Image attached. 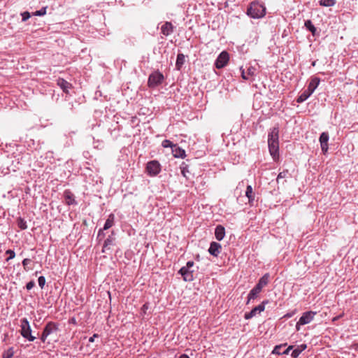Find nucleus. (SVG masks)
Instances as JSON below:
<instances>
[{"instance_id": "f257e3e1", "label": "nucleus", "mask_w": 358, "mask_h": 358, "mask_svg": "<svg viewBox=\"0 0 358 358\" xmlns=\"http://www.w3.org/2000/svg\"><path fill=\"white\" fill-rule=\"evenodd\" d=\"M268 146L270 155L275 160L279 157V129L274 127L268 134Z\"/></svg>"}, {"instance_id": "f03ea898", "label": "nucleus", "mask_w": 358, "mask_h": 358, "mask_svg": "<svg viewBox=\"0 0 358 358\" xmlns=\"http://www.w3.org/2000/svg\"><path fill=\"white\" fill-rule=\"evenodd\" d=\"M246 13L252 18L259 19L265 15L266 7L257 1H252L248 8Z\"/></svg>"}, {"instance_id": "7ed1b4c3", "label": "nucleus", "mask_w": 358, "mask_h": 358, "mask_svg": "<svg viewBox=\"0 0 358 358\" xmlns=\"http://www.w3.org/2000/svg\"><path fill=\"white\" fill-rule=\"evenodd\" d=\"M320 83V79L319 78L313 77L308 85L307 89L305 90L296 99V102L301 103L308 99L318 87Z\"/></svg>"}, {"instance_id": "20e7f679", "label": "nucleus", "mask_w": 358, "mask_h": 358, "mask_svg": "<svg viewBox=\"0 0 358 358\" xmlns=\"http://www.w3.org/2000/svg\"><path fill=\"white\" fill-rule=\"evenodd\" d=\"M20 334L23 338L29 341H34L36 338V336L31 334V329L27 318L24 317L20 320Z\"/></svg>"}, {"instance_id": "39448f33", "label": "nucleus", "mask_w": 358, "mask_h": 358, "mask_svg": "<svg viewBox=\"0 0 358 358\" xmlns=\"http://www.w3.org/2000/svg\"><path fill=\"white\" fill-rule=\"evenodd\" d=\"M164 80V75L159 70L155 71L148 77V85L150 88H155L161 85Z\"/></svg>"}, {"instance_id": "423d86ee", "label": "nucleus", "mask_w": 358, "mask_h": 358, "mask_svg": "<svg viewBox=\"0 0 358 358\" xmlns=\"http://www.w3.org/2000/svg\"><path fill=\"white\" fill-rule=\"evenodd\" d=\"M59 330L58 324L54 322H48L43 328L41 336V340L45 343L48 336L52 334L56 333Z\"/></svg>"}, {"instance_id": "0eeeda50", "label": "nucleus", "mask_w": 358, "mask_h": 358, "mask_svg": "<svg viewBox=\"0 0 358 358\" xmlns=\"http://www.w3.org/2000/svg\"><path fill=\"white\" fill-rule=\"evenodd\" d=\"M316 314V312L312 310L303 313L296 324V330L299 331L300 329V326L310 323Z\"/></svg>"}, {"instance_id": "6e6552de", "label": "nucleus", "mask_w": 358, "mask_h": 358, "mask_svg": "<svg viewBox=\"0 0 358 358\" xmlns=\"http://www.w3.org/2000/svg\"><path fill=\"white\" fill-rule=\"evenodd\" d=\"M161 164L158 161L152 160L148 162L146 166V172L148 176L155 177L161 172Z\"/></svg>"}, {"instance_id": "1a4fd4ad", "label": "nucleus", "mask_w": 358, "mask_h": 358, "mask_svg": "<svg viewBox=\"0 0 358 358\" xmlns=\"http://www.w3.org/2000/svg\"><path fill=\"white\" fill-rule=\"evenodd\" d=\"M229 54L224 50L221 52L217 56V59L215 61V66L218 69L224 68L229 62Z\"/></svg>"}, {"instance_id": "9d476101", "label": "nucleus", "mask_w": 358, "mask_h": 358, "mask_svg": "<svg viewBox=\"0 0 358 358\" xmlns=\"http://www.w3.org/2000/svg\"><path fill=\"white\" fill-rule=\"evenodd\" d=\"M268 303V300H264L259 305L253 308L250 312L245 313L244 318L245 320H250L255 317L257 313H260L265 310V306Z\"/></svg>"}, {"instance_id": "9b49d317", "label": "nucleus", "mask_w": 358, "mask_h": 358, "mask_svg": "<svg viewBox=\"0 0 358 358\" xmlns=\"http://www.w3.org/2000/svg\"><path fill=\"white\" fill-rule=\"evenodd\" d=\"M115 245V237L114 231H111V234L104 240L101 252L106 253L110 250V247Z\"/></svg>"}, {"instance_id": "f8f14e48", "label": "nucleus", "mask_w": 358, "mask_h": 358, "mask_svg": "<svg viewBox=\"0 0 358 358\" xmlns=\"http://www.w3.org/2000/svg\"><path fill=\"white\" fill-rule=\"evenodd\" d=\"M194 271L190 270L185 266H182L179 271L178 273L181 275L182 279L185 282H191L194 280Z\"/></svg>"}, {"instance_id": "ddd939ff", "label": "nucleus", "mask_w": 358, "mask_h": 358, "mask_svg": "<svg viewBox=\"0 0 358 358\" xmlns=\"http://www.w3.org/2000/svg\"><path fill=\"white\" fill-rule=\"evenodd\" d=\"M329 139V136L328 132H322L320 136V143L322 152L323 154H326L328 151V141Z\"/></svg>"}, {"instance_id": "4468645a", "label": "nucleus", "mask_w": 358, "mask_h": 358, "mask_svg": "<svg viewBox=\"0 0 358 358\" xmlns=\"http://www.w3.org/2000/svg\"><path fill=\"white\" fill-rule=\"evenodd\" d=\"M63 196H64V202H65V203L66 205H68V206H71V205L76 206V205L78 204V202L75 199L74 194L71 192V191L70 189L64 190V192L63 193Z\"/></svg>"}, {"instance_id": "2eb2a0df", "label": "nucleus", "mask_w": 358, "mask_h": 358, "mask_svg": "<svg viewBox=\"0 0 358 358\" xmlns=\"http://www.w3.org/2000/svg\"><path fill=\"white\" fill-rule=\"evenodd\" d=\"M221 250H222L221 244L217 242L213 241L210 243V247H209L208 251L212 256L217 257H218L219 254L221 252Z\"/></svg>"}, {"instance_id": "dca6fc26", "label": "nucleus", "mask_w": 358, "mask_h": 358, "mask_svg": "<svg viewBox=\"0 0 358 358\" xmlns=\"http://www.w3.org/2000/svg\"><path fill=\"white\" fill-rule=\"evenodd\" d=\"M57 84L66 94L69 93V89L72 87V85L70 83L61 78L57 79Z\"/></svg>"}, {"instance_id": "f3484780", "label": "nucleus", "mask_w": 358, "mask_h": 358, "mask_svg": "<svg viewBox=\"0 0 358 358\" xmlns=\"http://www.w3.org/2000/svg\"><path fill=\"white\" fill-rule=\"evenodd\" d=\"M173 28L171 22H166L161 27V32L164 36H169L173 32Z\"/></svg>"}, {"instance_id": "a211bd4d", "label": "nucleus", "mask_w": 358, "mask_h": 358, "mask_svg": "<svg viewBox=\"0 0 358 358\" xmlns=\"http://www.w3.org/2000/svg\"><path fill=\"white\" fill-rule=\"evenodd\" d=\"M172 153L174 157L176 158H185L186 156L185 151L180 147H179L177 144H175L173 146Z\"/></svg>"}, {"instance_id": "6ab92c4d", "label": "nucleus", "mask_w": 358, "mask_h": 358, "mask_svg": "<svg viewBox=\"0 0 358 358\" xmlns=\"http://www.w3.org/2000/svg\"><path fill=\"white\" fill-rule=\"evenodd\" d=\"M215 236L219 241H222L225 236V229L222 225H217L215 229Z\"/></svg>"}, {"instance_id": "aec40b11", "label": "nucleus", "mask_w": 358, "mask_h": 358, "mask_svg": "<svg viewBox=\"0 0 358 358\" xmlns=\"http://www.w3.org/2000/svg\"><path fill=\"white\" fill-rule=\"evenodd\" d=\"M270 275L268 273H265L262 277L259 278L257 283L256 284V287L262 290V288L268 285L269 282Z\"/></svg>"}, {"instance_id": "412c9836", "label": "nucleus", "mask_w": 358, "mask_h": 358, "mask_svg": "<svg viewBox=\"0 0 358 358\" xmlns=\"http://www.w3.org/2000/svg\"><path fill=\"white\" fill-rule=\"evenodd\" d=\"M262 292V289L255 286L249 292L248 295V300L246 303L248 304L251 300H254L258 297L259 294Z\"/></svg>"}, {"instance_id": "4be33fe9", "label": "nucleus", "mask_w": 358, "mask_h": 358, "mask_svg": "<svg viewBox=\"0 0 358 358\" xmlns=\"http://www.w3.org/2000/svg\"><path fill=\"white\" fill-rule=\"evenodd\" d=\"M115 224V215L113 213H110L107 220L105 222V224L102 229L104 230H108L110 227H112Z\"/></svg>"}, {"instance_id": "5701e85b", "label": "nucleus", "mask_w": 358, "mask_h": 358, "mask_svg": "<svg viewBox=\"0 0 358 358\" xmlns=\"http://www.w3.org/2000/svg\"><path fill=\"white\" fill-rule=\"evenodd\" d=\"M185 62V57L182 53H178L176 62V68L180 71Z\"/></svg>"}, {"instance_id": "b1692460", "label": "nucleus", "mask_w": 358, "mask_h": 358, "mask_svg": "<svg viewBox=\"0 0 358 358\" xmlns=\"http://www.w3.org/2000/svg\"><path fill=\"white\" fill-rule=\"evenodd\" d=\"M306 344H301L299 345L296 348L292 350L291 356L294 358H297L299 356V355L306 349Z\"/></svg>"}, {"instance_id": "393cba45", "label": "nucleus", "mask_w": 358, "mask_h": 358, "mask_svg": "<svg viewBox=\"0 0 358 358\" xmlns=\"http://www.w3.org/2000/svg\"><path fill=\"white\" fill-rule=\"evenodd\" d=\"M306 28L312 33L313 36H315L317 34V29L313 25L312 21L310 20H307L305 21L304 24Z\"/></svg>"}, {"instance_id": "a878e982", "label": "nucleus", "mask_w": 358, "mask_h": 358, "mask_svg": "<svg viewBox=\"0 0 358 358\" xmlns=\"http://www.w3.org/2000/svg\"><path fill=\"white\" fill-rule=\"evenodd\" d=\"M252 187L251 185H248L245 191V196L248 198L249 203L254 200Z\"/></svg>"}, {"instance_id": "bb28decb", "label": "nucleus", "mask_w": 358, "mask_h": 358, "mask_svg": "<svg viewBox=\"0 0 358 358\" xmlns=\"http://www.w3.org/2000/svg\"><path fill=\"white\" fill-rule=\"evenodd\" d=\"M336 3V0H320V5L324 7L334 6Z\"/></svg>"}, {"instance_id": "cd10ccee", "label": "nucleus", "mask_w": 358, "mask_h": 358, "mask_svg": "<svg viewBox=\"0 0 358 358\" xmlns=\"http://www.w3.org/2000/svg\"><path fill=\"white\" fill-rule=\"evenodd\" d=\"M17 227L21 230H24V229H27V222L24 220V219L22 218L21 217L17 218Z\"/></svg>"}, {"instance_id": "c85d7f7f", "label": "nucleus", "mask_w": 358, "mask_h": 358, "mask_svg": "<svg viewBox=\"0 0 358 358\" xmlns=\"http://www.w3.org/2000/svg\"><path fill=\"white\" fill-rule=\"evenodd\" d=\"M14 348L13 347H10L7 350L3 352L2 357L12 358L14 355Z\"/></svg>"}, {"instance_id": "c756f323", "label": "nucleus", "mask_w": 358, "mask_h": 358, "mask_svg": "<svg viewBox=\"0 0 358 358\" xmlns=\"http://www.w3.org/2000/svg\"><path fill=\"white\" fill-rule=\"evenodd\" d=\"M286 345H287V343H283V344L275 345L274 347L273 350H272L271 354H273V355H281L280 349L282 347L286 346Z\"/></svg>"}, {"instance_id": "7c9ffc66", "label": "nucleus", "mask_w": 358, "mask_h": 358, "mask_svg": "<svg viewBox=\"0 0 358 358\" xmlns=\"http://www.w3.org/2000/svg\"><path fill=\"white\" fill-rule=\"evenodd\" d=\"M180 170L182 175L184 177L187 178L186 173L189 172L188 166L185 162H182L180 165Z\"/></svg>"}, {"instance_id": "2f4dec72", "label": "nucleus", "mask_w": 358, "mask_h": 358, "mask_svg": "<svg viewBox=\"0 0 358 358\" xmlns=\"http://www.w3.org/2000/svg\"><path fill=\"white\" fill-rule=\"evenodd\" d=\"M6 255H8V257L6 259V262H8L10 261V259H13L15 257V252L14 250H7L6 251Z\"/></svg>"}, {"instance_id": "473e14b6", "label": "nucleus", "mask_w": 358, "mask_h": 358, "mask_svg": "<svg viewBox=\"0 0 358 358\" xmlns=\"http://www.w3.org/2000/svg\"><path fill=\"white\" fill-rule=\"evenodd\" d=\"M47 7H43L33 13L34 16H43L46 13Z\"/></svg>"}, {"instance_id": "72a5a7b5", "label": "nucleus", "mask_w": 358, "mask_h": 358, "mask_svg": "<svg viewBox=\"0 0 358 358\" xmlns=\"http://www.w3.org/2000/svg\"><path fill=\"white\" fill-rule=\"evenodd\" d=\"M162 147L166 148H171V149H173V146H174L175 144H173L171 141L165 139L162 141Z\"/></svg>"}, {"instance_id": "f704fd0d", "label": "nucleus", "mask_w": 358, "mask_h": 358, "mask_svg": "<svg viewBox=\"0 0 358 358\" xmlns=\"http://www.w3.org/2000/svg\"><path fill=\"white\" fill-rule=\"evenodd\" d=\"M104 231L105 230L102 228L99 230L98 234H97V237H96V239L99 242H101L102 240H103V238L105 237Z\"/></svg>"}, {"instance_id": "c9c22d12", "label": "nucleus", "mask_w": 358, "mask_h": 358, "mask_svg": "<svg viewBox=\"0 0 358 358\" xmlns=\"http://www.w3.org/2000/svg\"><path fill=\"white\" fill-rule=\"evenodd\" d=\"M289 171L288 170H283L282 171L280 172L277 176V182L279 181L280 179H282L287 177L288 175Z\"/></svg>"}, {"instance_id": "e433bc0d", "label": "nucleus", "mask_w": 358, "mask_h": 358, "mask_svg": "<svg viewBox=\"0 0 358 358\" xmlns=\"http://www.w3.org/2000/svg\"><path fill=\"white\" fill-rule=\"evenodd\" d=\"M38 283L39 287L43 289L45 284V278L43 275L38 277Z\"/></svg>"}, {"instance_id": "4c0bfd02", "label": "nucleus", "mask_w": 358, "mask_h": 358, "mask_svg": "<svg viewBox=\"0 0 358 358\" xmlns=\"http://www.w3.org/2000/svg\"><path fill=\"white\" fill-rule=\"evenodd\" d=\"M21 15H22V22L27 21L31 17V15L28 11H24V12L22 13Z\"/></svg>"}, {"instance_id": "58836bf2", "label": "nucleus", "mask_w": 358, "mask_h": 358, "mask_svg": "<svg viewBox=\"0 0 358 358\" xmlns=\"http://www.w3.org/2000/svg\"><path fill=\"white\" fill-rule=\"evenodd\" d=\"M256 71V69L252 66H249L247 71L248 76H254Z\"/></svg>"}, {"instance_id": "ea45409f", "label": "nucleus", "mask_w": 358, "mask_h": 358, "mask_svg": "<svg viewBox=\"0 0 358 358\" xmlns=\"http://www.w3.org/2000/svg\"><path fill=\"white\" fill-rule=\"evenodd\" d=\"M31 262L30 259L25 258L22 260V266H24V270L27 271V266Z\"/></svg>"}, {"instance_id": "a19ab883", "label": "nucleus", "mask_w": 358, "mask_h": 358, "mask_svg": "<svg viewBox=\"0 0 358 358\" xmlns=\"http://www.w3.org/2000/svg\"><path fill=\"white\" fill-rule=\"evenodd\" d=\"M35 286V282L34 280H31L28 282L26 285V288L27 290L31 289Z\"/></svg>"}, {"instance_id": "79ce46f5", "label": "nucleus", "mask_w": 358, "mask_h": 358, "mask_svg": "<svg viewBox=\"0 0 358 358\" xmlns=\"http://www.w3.org/2000/svg\"><path fill=\"white\" fill-rule=\"evenodd\" d=\"M240 70L241 71V77H242V78L244 79V80H248L249 79V77H248L249 76H248V74L247 75L245 74V71L243 69V67H241Z\"/></svg>"}, {"instance_id": "37998d69", "label": "nucleus", "mask_w": 358, "mask_h": 358, "mask_svg": "<svg viewBox=\"0 0 358 358\" xmlns=\"http://www.w3.org/2000/svg\"><path fill=\"white\" fill-rule=\"evenodd\" d=\"M295 313H296V310H293L292 312L287 313L284 315V317H285V318H290V317H293Z\"/></svg>"}, {"instance_id": "c03bdc74", "label": "nucleus", "mask_w": 358, "mask_h": 358, "mask_svg": "<svg viewBox=\"0 0 358 358\" xmlns=\"http://www.w3.org/2000/svg\"><path fill=\"white\" fill-rule=\"evenodd\" d=\"M293 346L289 345L286 350H285L282 352H281V355H288L291 350H292Z\"/></svg>"}, {"instance_id": "a18cd8bd", "label": "nucleus", "mask_w": 358, "mask_h": 358, "mask_svg": "<svg viewBox=\"0 0 358 358\" xmlns=\"http://www.w3.org/2000/svg\"><path fill=\"white\" fill-rule=\"evenodd\" d=\"M99 335L97 334H94L92 336L89 338V342L93 343L94 341L95 338H99Z\"/></svg>"}, {"instance_id": "49530a36", "label": "nucleus", "mask_w": 358, "mask_h": 358, "mask_svg": "<svg viewBox=\"0 0 358 358\" xmlns=\"http://www.w3.org/2000/svg\"><path fill=\"white\" fill-rule=\"evenodd\" d=\"M194 263L193 261H188L186 264V266H185V267L190 269L194 266Z\"/></svg>"}, {"instance_id": "de8ad7c7", "label": "nucleus", "mask_w": 358, "mask_h": 358, "mask_svg": "<svg viewBox=\"0 0 358 358\" xmlns=\"http://www.w3.org/2000/svg\"><path fill=\"white\" fill-rule=\"evenodd\" d=\"M179 358H190V357L186 354H182L180 355Z\"/></svg>"}, {"instance_id": "09e8293b", "label": "nucleus", "mask_w": 358, "mask_h": 358, "mask_svg": "<svg viewBox=\"0 0 358 358\" xmlns=\"http://www.w3.org/2000/svg\"><path fill=\"white\" fill-rule=\"evenodd\" d=\"M315 64H316V61H313V62H312V66H315Z\"/></svg>"}, {"instance_id": "8fccbe9b", "label": "nucleus", "mask_w": 358, "mask_h": 358, "mask_svg": "<svg viewBox=\"0 0 358 358\" xmlns=\"http://www.w3.org/2000/svg\"><path fill=\"white\" fill-rule=\"evenodd\" d=\"M2 358H3V357H2Z\"/></svg>"}]
</instances>
